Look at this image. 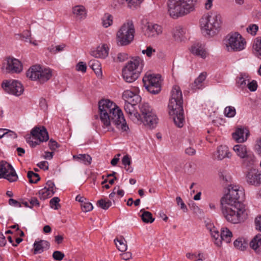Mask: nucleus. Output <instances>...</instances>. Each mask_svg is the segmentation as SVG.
Returning <instances> with one entry per match:
<instances>
[{
  "label": "nucleus",
  "mask_w": 261,
  "mask_h": 261,
  "mask_svg": "<svg viewBox=\"0 0 261 261\" xmlns=\"http://www.w3.org/2000/svg\"><path fill=\"white\" fill-rule=\"evenodd\" d=\"M59 202L60 199L58 197H54L49 202L50 207L55 210H58L60 207Z\"/></svg>",
  "instance_id": "nucleus-51"
},
{
  "label": "nucleus",
  "mask_w": 261,
  "mask_h": 261,
  "mask_svg": "<svg viewBox=\"0 0 261 261\" xmlns=\"http://www.w3.org/2000/svg\"><path fill=\"white\" fill-rule=\"evenodd\" d=\"M140 73L124 67L122 69V76L124 80L128 83H132L136 80Z\"/></svg>",
  "instance_id": "nucleus-24"
},
{
  "label": "nucleus",
  "mask_w": 261,
  "mask_h": 261,
  "mask_svg": "<svg viewBox=\"0 0 261 261\" xmlns=\"http://www.w3.org/2000/svg\"><path fill=\"white\" fill-rule=\"evenodd\" d=\"M249 135V130L246 128L240 127L236 129L232 134L233 139L238 143H243L247 140Z\"/></svg>",
  "instance_id": "nucleus-22"
},
{
  "label": "nucleus",
  "mask_w": 261,
  "mask_h": 261,
  "mask_svg": "<svg viewBox=\"0 0 261 261\" xmlns=\"http://www.w3.org/2000/svg\"><path fill=\"white\" fill-rule=\"evenodd\" d=\"M191 52L194 55L205 59L208 55L204 45L201 43H194L191 47Z\"/></svg>",
  "instance_id": "nucleus-21"
},
{
  "label": "nucleus",
  "mask_w": 261,
  "mask_h": 261,
  "mask_svg": "<svg viewBox=\"0 0 261 261\" xmlns=\"http://www.w3.org/2000/svg\"><path fill=\"white\" fill-rule=\"evenodd\" d=\"M177 203L178 205L180 206V208L183 210L184 212H187V207L185 204L184 203V201H182V199L180 197H177L176 198Z\"/></svg>",
  "instance_id": "nucleus-58"
},
{
  "label": "nucleus",
  "mask_w": 261,
  "mask_h": 261,
  "mask_svg": "<svg viewBox=\"0 0 261 261\" xmlns=\"http://www.w3.org/2000/svg\"><path fill=\"white\" fill-rule=\"evenodd\" d=\"M233 244L236 248L241 251L244 250L246 248L247 245V244L244 241L243 242L241 239H238L235 240Z\"/></svg>",
  "instance_id": "nucleus-48"
},
{
  "label": "nucleus",
  "mask_w": 261,
  "mask_h": 261,
  "mask_svg": "<svg viewBox=\"0 0 261 261\" xmlns=\"http://www.w3.org/2000/svg\"><path fill=\"white\" fill-rule=\"evenodd\" d=\"M185 152L189 155H194L196 154V150L192 147H189L186 148Z\"/></svg>",
  "instance_id": "nucleus-64"
},
{
  "label": "nucleus",
  "mask_w": 261,
  "mask_h": 261,
  "mask_svg": "<svg viewBox=\"0 0 261 261\" xmlns=\"http://www.w3.org/2000/svg\"><path fill=\"white\" fill-rule=\"evenodd\" d=\"M141 212H142L141 216V219L144 223H151L154 221V219L152 217V214L150 212L145 211L143 210H141Z\"/></svg>",
  "instance_id": "nucleus-40"
},
{
  "label": "nucleus",
  "mask_w": 261,
  "mask_h": 261,
  "mask_svg": "<svg viewBox=\"0 0 261 261\" xmlns=\"http://www.w3.org/2000/svg\"><path fill=\"white\" fill-rule=\"evenodd\" d=\"M255 224L256 229L261 231V216H258L255 219Z\"/></svg>",
  "instance_id": "nucleus-62"
},
{
  "label": "nucleus",
  "mask_w": 261,
  "mask_h": 261,
  "mask_svg": "<svg viewBox=\"0 0 261 261\" xmlns=\"http://www.w3.org/2000/svg\"><path fill=\"white\" fill-rule=\"evenodd\" d=\"M89 65L98 76L101 75L100 65L97 60H91L89 62Z\"/></svg>",
  "instance_id": "nucleus-39"
},
{
  "label": "nucleus",
  "mask_w": 261,
  "mask_h": 261,
  "mask_svg": "<svg viewBox=\"0 0 261 261\" xmlns=\"http://www.w3.org/2000/svg\"><path fill=\"white\" fill-rule=\"evenodd\" d=\"M48 146L51 150H55L59 147L58 143L53 139L49 140Z\"/></svg>",
  "instance_id": "nucleus-61"
},
{
  "label": "nucleus",
  "mask_w": 261,
  "mask_h": 261,
  "mask_svg": "<svg viewBox=\"0 0 261 261\" xmlns=\"http://www.w3.org/2000/svg\"><path fill=\"white\" fill-rule=\"evenodd\" d=\"M64 256V254L60 251H55L53 253V257L56 260L61 261L63 259Z\"/></svg>",
  "instance_id": "nucleus-53"
},
{
  "label": "nucleus",
  "mask_w": 261,
  "mask_h": 261,
  "mask_svg": "<svg viewBox=\"0 0 261 261\" xmlns=\"http://www.w3.org/2000/svg\"><path fill=\"white\" fill-rule=\"evenodd\" d=\"M186 257L194 261L203 260L205 259V255L202 253H199L197 254L196 253H187Z\"/></svg>",
  "instance_id": "nucleus-43"
},
{
  "label": "nucleus",
  "mask_w": 261,
  "mask_h": 261,
  "mask_svg": "<svg viewBox=\"0 0 261 261\" xmlns=\"http://www.w3.org/2000/svg\"><path fill=\"white\" fill-rule=\"evenodd\" d=\"M26 74L32 80H37L41 83H44L51 78L52 71L49 68H43L39 65H36L31 67Z\"/></svg>",
  "instance_id": "nucleus-9"
},
{
  "label": "nucleus",
  "mask_w": 261,
  "mask_h": 261,
  "mask_svg": "<svg viewBox=\"0 0 261 261\" xmlns=\"http://www.w3.org/2000/svg\"><path fill=\"white\" fill-rule=\"evenodd\" d=\"M155 51V49H153L151 46H148L146 50H142V53L143 54H146L148 57H150L152 55V53H154Z\"/></svg>",
  "instance_id": "nucleus-60"
},
{
  "label": "nucleus",
  "mask_w": 261,
  "mask_h": 261,
  "mask_svg": "<svg viewBox=\"0 0 261 261\" xmlns=\"http://www.w3.org/2000/svg\"><path fill=\"white\" fill-rule=\"evenodd\" d=\"M200 25L206 34L213 36L220 30L222 21L220 14L208 12L204 14L200 19Z\"/></svg>",
  "instance_id": "nucleus-4"
},
{
  "label": "nucleus",
  "mask_w": 261,
  "mask_h": 261,
  "mask_svg": "<svg viewBox=\"0 0 261 261\" xmlns=\"http://www.w3.org/2000/svg\"><path fill=\"white\" fill-rule=\"evenodd\" d=\"M244 196V192L238 186H230L228 193L221 199V208L244 207L239 199Z\"/></svg>",
  "instance_id": "nucleus-6"
},
{
  "label": "nucleus",
  "mask_w": 261,
  "mask_h": 261,
  "mask_svg": "<svg viewBox=\"0 0 261 261\" xmlns=\"http://www.w3.org/2000/svg\"><path fill=\"white\" fill-rule=\"evenodd\" d=\"M210 231L215 244L218 247H220L223 242L229 243L232 237V232L226 227H222L220 233L215 227H213Z\"/></svg>",
  "instance_id": "nucleus-11"
},
{
  "label": "nucleus",
  "mask_w": 261,
  "mask_h": 261,
  "mask_svg": "<svg viewBox=\"0 0 261 261\" xmlns=\"http://www.w3.org/2000/svg\"><path fill=\"white\" fill-rule=\"evenodd\" d=\"M76 69L77 71L85 72L87 69L86 64L83 62H80L77 64Z\"/></svg>",
  "instance_id": "nucleus-59"
},
{
  "label": "nucleus",
  "mask_w": 261,
  "mask_h": 261,
  "mask_svg": "<svg viewBox=\"0 0 261 261\" xmlns=\"http://www.w3.org/2000/svg\"><path fill=\"white\" fill-rule=\"evenodd\" d=\"M243 159V165L247 168V170L251 167H254L255 158L253 154L249 153Z\"/></svg>",
  "instance_id": "nucleus-34"
},
{
  "label": "nucleus",
  "mask_w": 261,
  "mask_h": 261,
  "mask_svg": "<svg viewBox=\"0 0 261 261\" xmlns=\"http://www.w3.org/2000/svg\"><path fill=\"white\" fill-rule=\"evenodd\" d=\"M140 109L142 118L149 115V116L151 117L154 122L155 121V112L148 103H143L141 104Z\"/></svg>",
  "instance_id": "nucleus-27"
},
{
  "label": "nucleus",
  "mask_w": 261,
  "mask_h": 261,
  "mask_svg": "<svg viewBox=\"0 0 261 261\" xmlns=\"http://www.w3.org/2000/svg\"><path fill=\"white\" fill-rule=\"evenodd\" d=\"M145 27L144 35L149 38L156 37L163 33L162 27L156 23H147Z\"/></svg>",
  "instance_id": "nucleus-17"
},
{
  "label": "nucleus",
  "mask_w": 261,
  "mask_h": 261,
  "mask_svg": "<svg viewBox=\"0 0 261 261\" xmlns=\"http://www.w3.org/2000/svg\"><path fill=\"white\" fill-rule=\"evenodd\" d=\"M139 92L138 87H134L133 90H125L123 93L122 98L125 102L138 103L141 101V97L138 95Z\"/></svg>",
  "instance_id": "nucleus-18"
},
{
  "label": "nucleus",
  "mask_w": 261,
  "mask_h": 261,
  "mask_svg": "<svg viewBox=\"0 0 261 261\" xmlns=\"http://www.w3.org/2000/svg\"><path fill=\"white\" fill-rule=\"evenodd\" d=\"M143 66V60L139 57H136L132 58L129 61L124 67L132 70H133L134 71L140 73L142 71Z\"/></svg>",
  "instance_id": "nucleus-20"
},
{
  "label": "nucleus",
  "mask_w": 261,
  "mask_h": 261,
  "mask_svg": "<svg viewBox=\"0 0 261 261\" xmlns=\"http://www.w3.org/2000/svg\"><path fill=\"white\" fill-rule=\"evenodd\" d=\"M247 86L250 91H255L257 88V82L254 80H253L250 82H249L247 84Z\"/></svg>",
  "instance_id": "nucleus-57"
},
{
  "label": "nucleus",
  "mask_w": 261,
  "mask_h": 261,
  "mask_svg": "<svg viewBox=\"0 0 261 261\" xmlns=\"http://www.w3.org/2000/svg\"><path fill=\"white\" fill-rule=\"evenodd\" d=\"M31 133L33 138L38 140L39 142H33V141H31L32 142L31 145L32 146H35L41 142H46L49 139L48 132L44 126L35 127L32 130ZM28 141L30 142L29 140Z\"/></svg>",
  "instance_id": "nucleus-15"
},
{
  "label": "nucleus",
  "mask_w": 261,
  "mask_h": 261,
  "mask_svg": "<svg viewBox=\"0 0 261 261\" xmlns=\"http://www.w3.org/2000/svg\"><path fill=\"white\" fill-rule=\"evenodd\" d=\"M127 58L128 55L126 53H121L117 55V58L115 60L116 62H122L125 61Z\"/></svg>",
  "instance_id": "nucleus-55"
},
{
  "label": "nucleus",
  "mask_w": 261,
  "mask_h": 261,
  "mask_svg": "<svg viewBox=\"0 0 261 261\" xmlns=\"http://www.w3.org/2000/svg\"><path fill=\"white\" fill-rule=\"evenodd\" d=\"M65 47L66 45L65 44H61L56 46L51 45L48 47V50L50 53L53 54H56L59 52L64 50Z\"/></svg>",
  "instance_id": "nucleus-44"
},
{
  "label": "nucleus",
  "mask_w": 261,
  "mask_h": 261,
  "mask_svg": "<svg viewBox=\"0 0 261 261\" xmlns=\"http://www.w3.org/2000/svg\"><path fill=\"white\" fill-rule=\"evenodd\" d=\"M49 243L45 240L35 241L34 243V254H40L49 248Z\"/></svg>",
  "instance_id": "nucleus-23"
},
{
  "label": "nucleus",
  "mask_w": 261,
  "mask_h": 261,
  "mask_svg": "<svg viewBox=\"0 0 261 261\" xmlns=\"http://www.w3.org/2000/svg\"><path fill=\"white\" fill-rule=\"evenodd\" d=\"M4 62L2 68L6 70L7 73H19L22 70L21 62L14 58H7Z\"/></svg>",
  "instance_id": "nucleus-13"
},
{
  "label": "nucleus",
  "mask_w": 261,
  "mask_h": 261,
  "mask_svg": "<svg viewBox=\"0 0 261 261\" xmlns=\"http://www.w3.org/2000/svg\"><path fill=\"white\" fill-rule=\"evenodd\" d=\"M137 103L125 102L124 109L130 119L135 122H139L140 120V115L137 111L135 106Z\"/></svg>",
  "instance_id": "nucleus-19"
},
{
  "label": "nucleus",
  "mask_w": 261,
  "mask_h": 261,
  "mask_svg": "<svg viewBox=\"0 0 261 261\" xmlns=\"http://www.w3.org/2000/svg\"><path fill=\"white\" fill-rule=\"evenodd\" d=\"M114 242H115L116 247L119 251L124 252L126 250V241L124 238L121 237L120 238H116L114 240Z\"/></svg>",
  "instance_id": "nucleus-36"
},
{
  "label": "nucleus",
  "mask_w": 261,
  "mask_h": 261,
  "mask_svg": "<svg viewBox=\"0 0 261 261\" xmlns=\"http://www.w3.org/2000/svg\"><path fill=\"white\" fill-rule=\"evenodd\" d=\"M135 27L132 20L124 22L118 29L116 34V42L120 46H127L134 40Z\"/></svg>",
  "instance_id": "nucleus-5"
},
{
  "label": "nucleus",
  "mask_w": 261,
  "mask_h": 261,
  "mask_svg": "<svg viewBox=\"0 0 261 261\" xmlns=\"http://www.w3.org/2000/svg\"><path fill=\"white\" fill-rule=\"evenodd\" d=\"M0 178H4L10 182L17 180L18 176L12 165L6 162H0Z\"/></svg>",
  "instance_id": "nucleus-12"
},
{
  "label": "nucleus",
  "mask_w": 261,
  "mask_h": 261,
  "mask_svg": "<svg viewBox=\"0 0 261 261\" xmlns=\"http://www.w3.org/2000/svg\"><path fill=\"white\" fill-rule=\"evenodd\" d=\"M72 13L77 18H84L86 16V10L83 6L77 5L72 8Z\"/></svg>",
  "instance_id": "nucleus-33"
},
{
  "label": "nucleus",
  "mask_w": 261,
  "mask_h": 261,
  "mask_svg": "<svg viewBox=\"0 0 261 261\" xmlns=\"http://www.w3.org/2000/svg\"><path fill=\"white\" fill-rule=\"evenodd\" d=\"M246 41L238 33L228 34L223 40V45L228 52H238L243 50L246 45Z\"/></svg>",
  "instance_id": "nucleus-7"
},
{
  "label": "nucleus",
  "mask_w": 261,
  "mask_h": 261,
  "mask_svg": "<svg viewBox=\"0 0 261 261\" xmlns=\"http://www.w3.org/2000/svg\"><path fill=\"white\" fill-rule=\"evenodd\" d=\"M144 86L148 92L156 94L161 91V80L159 74L146 75L143 79Z\"/></svg>",
  "instance_id": "nucleus-10"
},
{
  "label": "nucleus",
  "mask_w": 261,
  "mask_h": 261,
  "mask_svg": "<svg viewBox=\"0 0 261 261\" xmlns=\"http://www.w3.org/2000/svg\"><path fill=\"white\" fill-rule=\"evenodd\" d=\"M99 115L101 126L106 132H114L117 129L127 133L129 127L121 110L109 99H102L98 102Z\"/></svg>",
  "instance_id": "nucleus-1"
},
{
  "label": "nucleus",
  "mask_w": 261,
  "mask_h": 261,
  "mask_svg": "<svg viewBox=\"0 0 261 261\" xmlns=\"http://www.w3.org/2000/svg\"><path fill=\"white\" fill-rule=\"evenodd\" d=\"M246 181L252 185H261V173L254 167L249 169L246 173Z\"/></svg>",
  "instance_id": "nucleus-16"
},
{
  "label": "nucleus",
  "mask_w": 261,
  "mask_h": 261,
  "mask_svg": "<svg viewBox=\"0 0 261 261\" xmlns=\"http://www.w3.org/2000/svg\"><path fill=\"white\" fill-rule=\"evenodd\" d=\"M258 29V26L256 24H253L250 25L248 27V28H247V31L248 33H250L251 34L255 35Z\"/></svg>",
  "instance_id": "nucleus-56"
},
{
  "label": "nucleus",
  "mask_w": 261,
  "mask_h": 261,
  "mask_svg": "<svg viewBox=\"0 0 261 261\" xmlns=\"http://www.w3.org/2000/svg\"><path fill=\"white\" fill-rule=\"evenodd\" d=\"M55 193V191L49 190L45 187L39 191V195L40 199L44 200L51 197Z\"/></svg>",
  "instance_id": "nucleus-37"
},
{
  "label": "nucleus",
  "mask_w": 261,
  "mask_h": 261,
  "mask_svg": "<svg viewBox=\"0 0 261 261\" xmlns=\"http://www.w3.org/2000/svg\"><path fill=\"white\" fill-rule=\"evenodd\" d=\"M185 30L182 27L178 26L174 28L172 31V35L174 39L178 41H181L184 38Z\"/></svg>",
  "instance_id": "nucleus-31"
},
{
  "label": "nucleus",
  "mask_w": 261,
  "mask_h": 261,
  "mask_svg": "<svg viewBox=\"0 0 261 261\" xmlns=\"http://www.w3.org/2000/svg\"><path fill=\"white\" fill-rule=\"evenodd\" d=\"M233 149L236 153L237 155L242 159L244 158L247 154H249L248 153L247 147L245 145L243 144L234 145Z\"/></svg>",
  "instance_id": "nucleus-32"
},
{
  "label": "nucleus",
  "mask_w": 261,
  "mask_h": 261,
  "mask_svg": "<svg viewBox=\"0 0 261 261\" xmlns=\"http://www.w3.org/2000/svg\"><path fill=\"white\" fill-rule=\"evenodd\" d=\"M224 113L227 117H232L236 115V109L231 106L227 107L224 110Z\"/></svg>",
  "instance_id": "nucleus-50"
},
{
  "label": "nucleus",
  "mask_w": 261,
  "mask_h": 261,
  "mask_svg": "<svg viewBox=\"0 0 261 261\" xmlns=\"http://www.w3.org/2000/svg\"><path fill=\"white\" fill-rule=\"evenodd\" d=\"M254 55L259 59H261V37L256 38L253 45Z\"/></svg>",
  "instance_id": "nucleus-41"
},
{
  "label": "nucleus",
  "mask_w": 261,
  "mask_h": 261,
  "mask_svg": "<svg viewBox=\"0 0 261 261\" xmlns=\"http://www.w3.org/2000/svg\"><path fill=\"white\" fill-rule=\"evenodd\" d=\"M73 158L75 160L82 161L85 165H89L92 162V158L87 154H80L73 155Z\"/></svg>",
  "instance_id": "nucleus-38"
},
{
  "label": "nucleus",
  "mask_w": 261,
  "mask_h": 261,
  "mask_svg": "<svg viewBox=\"0 0 261 261\" xmlns=\"http://www.w3.org/2000/svg\"><path fill=\"white\" fill-rule=\"evenodd\" d=\"M248 77V76L245 74H241V76L238 77L237 80V86L242 89L245 88L247 86V82H249V81Z\"/></svg>",
  "instance_id": "nucleus-42"
},
{
  "label": "nucleus",
  "mask_w": 261,
  "mask_h": 261,
  "mask_svg": "<svg viewBox=\"0 0 261 261\" xmlns=\"http://www.w3.org/2000/svg\"><path fill=\"white\" fill-rule=\"evenodd\" d=\"M81 208L84 212H88L92 210L93 207L90 202H84L81 203Z\"/></svg>",
  "instance_id": "nucleus-52"
},
{
  "label": "nucleus",
  "mask_w": 261,
  "mask_h": 261,
  "mask_svg": "<svg viewBox=\"0 0 261 261\" xmlns=\"http://www.w3.org/2000/svg\"><path fill=\"white\" fill-rule=\"evenodd\" d=\"M109 54V48L106 44L98 46L96 49L91 51L92 56L95 58H105Z\"/></svg>",
  "instance_id": "nucleus-26"
},
{
  "label": "nucleus",
  "mask_w": 261,
  "mask_h": 261,
  "mask_svg": "<svg viewBox=\"0 0 261 261\" xmlns=\"http://www.w3.org/2000/svg\"><path fill=\"white\" fill-rule=\"evenodd\" d=\"M144 0H125L127 6L130 8H136L139 6Z\"/></svg>",
  "instance_id": "nucleus-49"
},
{
  "label": "nucleus",
  "mask_w": 261,
  "mask_h": 261,
  "mask_svg": "<svg viewBox=\"0 0 261 261\" xmlns=\"http://www.w3.org/2000/svg\"><path fill=\"white\" fill-rule=\"evenodd\" d=\"M197 0H168V12L173 18L186 16L195 10Z\"/></svg>",
  "instance_id": "nucleus-3"
},
{
  "label": "nucleus",
  "mask_w": 261,
  "mask_h": 261,
  "mask_svg": "<svg viewBox=\"0 0 261 261\" xmlns=\"http://www.w3.org/2000/svg\"><path fill=\"white\" fill-rule=\"evenodd\" d=\"M97 205L103 210L108 209L112 205V202L109 200L100 199L97 202Z\"/></svg>",
  "instance_id": "nucleus-47"
},
{
  "label": "nucleus",
  "mask_w": 261,
  "mask_h": 261,
  "mask_svg": "<svg viewBox=\"0 0 261 261\" xmlns=\"http://www.w3.org/2000/svg\"><path fill=\"white\" fill-rule=\"evenodd\" d=\"M250 246L256 253H261V234H256L250 243Z\"/></svg>",
  "instance_id": "nucleus-28"
},
{
  "label": "nucleus",
  "mask_w": 261,
  "mask_h": 261,
  "mask_svg": "<svg viewBox=\"0 0 261 261\" xmlns=\"http://www.w3.org/2000/svg\"><path fill=\"white\" fill-rule=\"evenodd\" d=\"M17 135L16 133L12 130L7 129L5 138L8 140H11L17 138Z\"/></svg>",
  "instance_id": "nucleus-54"
},
{
  "label": "nucleus",
  "mask_w": 261,
  "mask_h": 261,
  "mask_svg": "<svg viewBox=\"0 0 261 261\" xmlns=\"http://www.w3.org/2000/svg\"><path fill=\"white\" fill-rule=\"evenodd\" d=\"M113 17L109 13H105L101 18V24L102 25L107 28L113 24Z\"/></svg>",
  "instance_id": "nucleus-35"
},
{
  "label": "nucleus",
  "mask_w": 261,
  "mask_h": 261,
  "mask_svg": "<svg viewBox=\"0 0 261 261\" xmlns=\"http://www.w3.org/2000/svg\"><path fill=\"white\" fill-rule=\"evenodd\" d=\"M223 216L226 220L232 224L242 223L247 218V214L244 207L221 208Z\"/></svg>",
  "instance_id": "nucleus-8"
},
{
  "label": "nucleus",
  "mask_w": 261,
  "mask_h": 261,
  "mask_svg": "<svg viewBox=\"0 0 261 261\" xmlns=\"http://www.w3.org/2000/svg\"><path fill=\"white\" fill-rule=\"evenodd\" d=\"M155 121L154 122V121L152 119L151 117L149 116V115L145 116L144 118H141L140 116V120L139 122H142L147 127L150 128H153L156 127L158 123V118L155 114Z\"/></svg>",
  "instance_id": "nucleus-29"
},
{
  "label": "nucleus",
  "mask_w": 261,
  "mask_h": 261,
  "mask_svg": "<svg viewBox=\"0 0 261 261\" xmlns=\"http://www.w3.org/2000/svg\"><path fill=\"white\" fill-rule=\"evenodd\" d=\"M182 103L180 88L178 86H174L172 88L171 97L168 104L169 114L178 127H182L185 122Z\"/></svg>",
  "instance_id": "nucleus-2"
},
{
  "label": "nucleus",
  "mask_w": 261,
  "mask_h": 261,
  "mask_svg": "<svg viewBox=\"0 0 261 261\" xmlns=\"http://www.w3.org/2000/svg\"><path fill=\"white\" fill-rule=\"evenodd\" d=\"M2 86L6 92L15 96L20 95L24 91L22 85L17 81L4 82Z\"/></svg>",
  "instance_id": "nucleus-14"
},
{
  "label": "nucleus",
  "mask_w": 261,
  "mask_h": 261,
  "mask_svg": "<svg viewBox=\"0 0 261 261\" xmlns=\"http://www.w3.org/2000/svg\"><path fill=\"white\" fill-rule=\"evenodd\" d=\"M122 164L125 166L126 171L132 172L133 171V168H130L129 166L131 164L130 159L128 155H124L122 159Z\"/></svg>",
  "instance_id": "nucleus-45"
},
{
  "label": "nucleus",
  "mask_w": 261,
  "mask_h": 261,
  "mask_svg": "<svg viewBox=\"0 0 261 261\" xmlns=\"http://www.w3.org/2000/svg\"><path fill=\"white\" fill-rule=\"evenodd\" d=\"M230 153L226 146L220 145L218 147L217 151L214 154V158L218 160H222L225 158H230Z\"/></svg>",
  "instance_id": "nucleus-25"
},
{
  "label": "nucleus",
  "mask_w": 261,
  "mask_h": 261,
  "mask_svg": "<svg viewBox=\"0 0 261 261\" xmlns=\"http://www.w3.org/2000/svg\"><path fill=\"white\" fill-rule=\"evenodd\" d=\"M29 202L30 203V208L33 206H39V202L35 197L32 198Z\"/></svg>",
  "instance_id": "nucleus-63"
},
{
  "label": "nucleus",
  "mask_w": 261,
  "mask_h": 261,
  "mask_svg": "<svg viewBox=\"0 0 261 261\" xmlns=\"http://www.w3.org/2000/svg\"><path fill=\"white\" fill-rule=\"evenodd\" d=\"M206 77V72H202L191 85L192 90L199 89L202 87V83Z\"/></svg>",
  "instance_id": "nucleus-30"
},
{
  "label": "nucleus",
  "mask_w": 261,
  "mask_h": 261,
  "mask_svg": "<svg viewBox=\"0 0 261 261\" xmlns=\"http://www.w3.org/2000/svg\"><path fill=\"white\" fill-rule=\"evenodd\" d=\"M27 176L30 183H37L40 179L39 174L31 171L28 172Z\"/></svg>",
  "instance_id": "nucleus-46"
}]
</instances>
